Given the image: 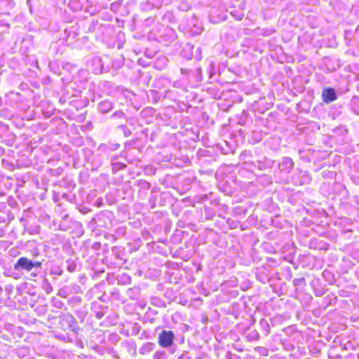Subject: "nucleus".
Instances as JSON below:
<instances>
[{"mask_svg":"<svg viewBox=\"0 0 359 359\" xmlns=\"http://www.w3.org/2000/svg\"><path fill=\"white\" fill-rule=\"evenodd\" d=\"M23 264L24 270H26L28 272L30 271L32 269H34V271L31 273V275L33 276H36V273L38 272L41 266V263L39 262H32V261L28 260L27 258L25 257Z\"/></svg>","mask_w":359,"mask_h":359,"instance_id":"obj_2","label":"nucleus"},{"mask_svg":"<svg viewBox=\"0 0 359 359\" xmlns=\"http://www.w3.org/2000/svg\"><path fill=\"white\" fill-rule=\"evenodd\" d=\"M18 266H22V257L20 258L15 265V267L17 268Z\"/></svg>","mask_w":359,"mask_h":359,"instance_id":"obj_7","label":"nucleus"},{"mask_svg":"<svg viewBox=\"0 0 359 359\" xmlns=\"http://www.w3.org/2000/svg\"><path fill=\"white\" fill-rule=\"evenodd\" d=\"M111 108V104L109 102H102L99 104L100 110L106 112L110 110Z\"/></svg>","mask_w":359,"mask_h":359,"instance_id":"obj_6","label":"nucleus"},{"mask_svg":"<svg viewBox=\"0 0 359 359\" xmlns=\"http://www.w3.org/2000/svg\"><path fill=\"white\" fill-rule=\"evenodd\" d=\"M174 334L171 331H163L159 335V344L163 347H169L172 344Z\"/></svg>","mask_w":359,"mask_h":359,"instance_id":"obj_1","label":"nucleus"},{"mask_svg":"<svg viewBox=\"0 0 359 359\" xmlns=\"http://www.w3.org/2000/svg\"><path fill=\"white\" fill-rule=\"evenodd\" d=\"M292 160L288 157L283 158L281 163H280V168L286 171H289L292 168Z\"/></svg>","mask_w":359,"mask_h":359,"instance_id":"obj_4","label":"nucleus"},{"mask_svg":"<svg viewBox=\"0 0 359 359\" xmlns=\"http://www.w3.org/2000/svg\"><path fill=\"white\" fill-rule=\"evenodd\" d=\"M155 344L153 343H146L140 349V353L142 354H147L154 350Z\"/></svg>","mask_w":359,"mask_h":359,"instance_id":"obj_5","label":"nucleus"},{"mask_svg":"<svg viewBox=\"0 0 359 359\" xmlns=\"http://www.w3.org/2000/svg\"><path fill=\"white\" fill-rule=\"evenodd\" d=\"M323 100L327 103L335 100L337 97L334 90L332 88L324 90L323 92Z\"/></svg>","mask_w":359,"mask_h":359,"instance_id":"obj_3","label":"nucleus"}]
</instances>
